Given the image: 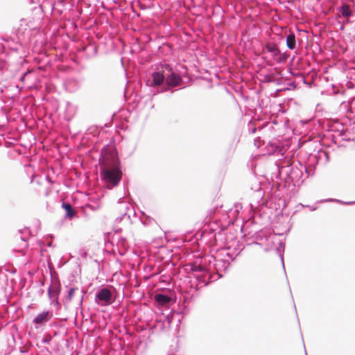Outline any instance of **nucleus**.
<instances>
[{
  "instance_id": "f3484780",
  "label": "nucleus",
  "mask_w": 355,
  "mask_h": 355,
  "mask_svg": "<svg viewBox=\"0 0 355 355\" xmlns=\"http://www.w3.org/2000/svg\"><path fill=\"white\" fill-rule=\"evenodd\" d=\"M347 140H349V139H353L354 140V138H345Z\"/></svg>"
},
{
  "instance_id": "20e7f679",
  "label": "nucleus",
  "mask_w": 355,
  "mask_h": 355,
  "mask_svg": "<svg viewBox=\"0 0 355 355\" xmlns=\"http://www.w3.org/2000/svg\"><path fill=\"white\" fill-rule=\"evenodd\" d=\"M95 302L102 306H107L112 303L111 292L106 288H101L96 295Z\"/></svg>"
},
{
  "instance_id": "9b49d317",
  "label": "nucleus",
  "mask_w": 355,
  "mask_h": 355,
  "mask_svg": "<svg viewBox=\"0 0 355 355\" xmlns=\"http://www.w3.org/2000/svg\"><path fill=\"white\" fill-rule=\"evenodd\" d=\"M63 207L65 209V210L67 211V214H66L67 216H68L69 218H72L74 216L75 212L73 211V209L69 204L64 203Z\"/></svg>"
},
{
  "instance_id": "dca6fc26",
  "label": "nucleus",
  "mask_w": 355,
  "mask_h": 355,
  "mask_svg": "<svg viewBox=\"0 0 355 355\" xmlns=\"http://www.w3.org/2000/svg\"><path fill=\"white\" fill-rule=\"evenodd\" d=\"M311 210H315V207H311Z\"/></svg>"
},
{
  "instance_id": "9d476101",
  "label": "nucleus",
  "mask_w": 355,
  "mask_h": 355,
  "mask_svg": "<svg viewBox=\"0 0 355 355\" xmlns=\"http://www.w3.org/2000/svg\"><path fill=\"white\" fill-rule=\"evenodd\" d=\"M155 300L158 303L164 305L168 303L171 300V298L163 294H157L155 295Z\"/></svg>"
},
{
  "instance_id": "a211bd4d",
  "label": "nucleus",
  "mask_w": 355,
  "mask_h": 355,
  "mask_svg": "<svg viewBox=\"0 0 355 355\" xmlns=\"http://www.w3.org/2000/svg\"><path fill=\"white\" fill-rule=\"evenodd\" d=\"M333 200H332V199H329V200H328V201H333Z\"/></svg>"
},
{
  "instance_id": "0eeeda50",
  "label": "nucleus",
  "mask_w": 355,
  "mask_h": 355,
  "mask_svg": "<svg viewBox=\"0 0 355 355\" xmlns=\"http://www.w3.org/2000/svg\"><path fill=\"white\" fill-rule=\"evenodd\" d=\"M339 12L345 18H349L352 15L349 6L347 4H343L339 8Z\"/></svg>"
},
{
  "instance_id": "7ed1b4c3",
  "label": "nucleus",
  "mask_w": 355,
  "mask_h": 355,
  "mask_svg": "<svg viewBox=\"0 0 355 355\" xmlns=\"http://www.w3.org/2000/svg\"><path fill=\"white\" fill-rule=\"evenodd\" d=\"M60 290L61 286L60 282L56 279H52L51 284L48 288V295L51 304L54 306L59 304L58 297Z\"/></svg>"
},
{
  "instance_id": "ddd939ff",
  "label": "nucleus",
  "mask_w": 355,
  "mask_h": 355,
  "mask_svg": "<svg viewBox=\"0 0 355 355\" xmlns=\"http://www.w3.org/2000/svg\"><path fill=\"white\" fill-rule=\"evenodd\" d=\"M78 291V288H70L68 292V295L66 297V301H69V302L71 301L72 300L73 297L74 296L75 293Z\"/></svg>"
},
{
  "instance_id": "4468645a",
  "label": "nucleus",
  "mask_w": 355,
  "mask_h": 355,
  "mask_svg": "<svg viewBox=\"0 0 355 355\" xmlns=\"http://www.w3.org/2000/svg\"><path fill=\"white\" fill-rule=\"evenodd\" d=\"M338 202H340V200H337ZM341 202V201H340ZM343 204H345V205H351L352 204L353 202H342Z\"/></svg>"
},
{
  "instance_id": "39448f33",
  "label": "nucleus",
  "mask_w": 355,
  "mask_h": 355,
  "mask_svg": "<svg viewBox=\"0 0 355 355\" xmlns=\"http://www.w3.org/2000/svg\"><path fill=\"white\" fill-rule=\"evenodd\" d=\"M52 316V312L49 311H45L37 314V316L34 318L33 322L35 324L41 325L49 322Z\"/></svg>"
},
{
  "instance_id": "6e6552de",
  "label": "nucleus",
  "mask_w": 355,
  "mask_h": 355,
  "mask_svg": "<svg viewBox=\"0 0 355 355\" xmlns=\"http://www.w3.org/2000/svg\"><path fill=\"white\" fill-rule=\"evenodd\" d=\"M191 270L193 272H202V277L205 278L206 276L208 275V272L206 270V268L201 266V265H197V264H193L191 266Z\"/></svg>"
},
{
  "instance_id": "423d86ee",
  "label": "nucleus",
  "mask_w": 355,
  "mask_h": 355,
  "mask_svg": "<svg viewBox=\"0 0 355 355\" xmlns=\"http://www.w3.org/2000/svg\"><path fill=\"white\" fill-rule=\"evenodd\" d=\"M295 36L293 33H290L286 37V45L289 49H294L295 48Z\"/></svg>"
},
{
  "instance_id": "f257e3e1",
  "label": "nucleus",
  "mask_w": 355,
  "mask_h": 355,
  "mask_svg": "<svg viewBox=\"0 0 355 355\" xmlns=\"http://www.w3.org/2000/svg\"><path fill=\"white\" fill-rule=\"evenodd\" d=\"M100 162L102 180L107 189H112L119 184L122 177L117 154L114 150L103 153Z\"/></svg>"
},
{
  "instance_id": "f03ea898",
  "label": "nucleus",
  "mask_w": 355,
  "mask_h": 355,
  "mask_svg": "<svg viewBox=\"0 0 355 355\" xmlns=\"http://www.w3.org/2000/svg\"><path fill=\"white\" fill-rule=\"evenodd\" d=\"M164 80L167 85L171 87L179 85L182 81L180 76L172 71V69L168 64H164L161 69H158L153 73L152 80H148V85L150 86L160 85Z\"/></svg>"
},
{
  "instance_id": "2eb2a0df",
  "label": "nucleus",
  "mask_w": 355,
  "mask_h": 355,
  "mask_svg": "<svg viewBox=\"0 0 355 355\" xmlns=\"http://www.w3.org/2000/svg\"><path fill=\"white\" fill-rule=\"evenodd\" d=\"M24 24H26V21H25L24 19H22V20L21 21V24H20V26H22Z\"/></svg>"
},
{
  "instance_id": "1a4fd4ad",
  "label": "nucleus",
  "mask_w": 355,
  "mask_h": 355,
  "mask_svg": "<svg viewBox=\"0 0 355 355\" xmlns=\"http://www.w3.org/2000/svg\"><path fill=\"white\" fill-rule=\"evenodd\" d=\"M266 49L269 53H272L273 58H275L277 55L279 54L280 52L279 49L275 44H267L266 46Z\"/></svg>"
},
{
  "instance_id": "f8f14e48",
  "label": "nucleus",
  "mask_w": 355,
  "mask_h": 355,
  "mask_svg": "<svg viewBox=\"0 0 355 355\" xmlns=\"http://www.w3.org/2000/svg\"><path fill=\"white\" fill-rule=\"evenodd\" d=\"M288 56L286 54L281 53V52H279V54L277 55L274 60L278 63H284L286 60Z\"/></svg>"
}]
</instances>
